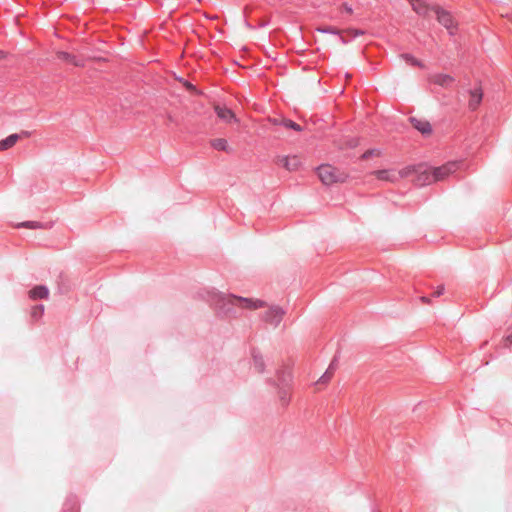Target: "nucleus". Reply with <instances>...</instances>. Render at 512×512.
<instances>
[{
  "instance_id": "1",
  "label": "nucleus",
  "mask_w": 512,
  "mask_h": 512,
  "mask_svg": "<svg viewBox=\"0 0 512 512\" xmlns=\"http://www.w3.org/2000/svg\"><path fill=\"white\" fill-rule=\"evenodd\" d=\"M317 174L321 182L325 185L345 183L349 177L346 171L329 164L319 166Z\"/></svg>"
},
{
  "instance_id": "2",
  "label": "nucleus",
  "mask_w": 512,
  "mask_h": 512,
  "mask_svg": "<svg viewBox=\"0 0 512 512\" xmlns=\"http://www.w3.org/2000/svg\"><path fill=\"white\" fill-rule=\"evenodd\" d=\"M223 301L249 310H256L265 306V303L260 299L243 298L235 295H228L223 298Z\"/></svg>"
},
{
  "instance_id": "3",
  "label": "nucleus",
  "mask_w": 512,
  "mask_h": 512,
  "mask_svg": "<svg viewBox=\"0 0 512 512\" xmlns=\"http://www.w3.org/2000/svg\"><path fill=\"white\" fill-rule=\"evenodd\" d=\"M432 10L435 12L438 22L443 25L451 35L455 34L458 24L453 16L440 7H433Z\"/></svg>"
},
{
  "instance_id": "4",
  "label": "nucleus",
  "mask_w": 512,
  "mask_h": 512,
  "mask_svg": "<svg viewBox=\"0 0 512 512\" xmlns=\"http://www.w3.org/2000/svg\"><path fill=\"white\" fill-rule=\"evenodd\" d=\"M461 165V161H450L440 167L432 168L435 181H444L447 177L459 170Z\"/></svg>"
},
{
  "instance_id": "5",
  "label": "nucleus",
  "mask_w": 512,
  "mask_h": 512,
  "mask_svg": "<svg viewBox=\"0 0 512 512\" xmlns=\"http://www.w3.org/2000/svg\"><path fill=\"white\" fill-rule=\"evenodd\" d=\"M418 168L419 171H417L416 177L412 179L415 184L425 186L436 182L432 168L425 167L424 165H418Z\"/></svg>"
},
{
  "instance_id": "6",
  "label": "nucleus",
  "mask_w": 512,
  "mask_h": 512,
  "mask_svg": "<svg viewBox=\"0 0 512 512\" xmlns=\"http://www.w3.org/2000/svg\"><path fill=\"white\" fill-rule=\"evenodd\" d=\"M214 111L217 114V117L226 124L239 123V119L236 117L235 113L229 109L228 107L220 104H215Z\"/></svg>"
},
{
  "instance_id": "7",
  "label": "nucleus",
  "mask_w": 512,
  "mask_h": 512,
  "mask_svg": "<svg viewBox=\"0 0 512 512\" xmlns=\"http://www.w3.org/2000/svg\"><path fill=\"white\" fill-rule=\"evenodd\" d=\"M284 316V311L278 306H273L265 313L264 319L270 324L277 325Z\"/></svg>"
},
{
  "instance_id": "8",
  "label": "nucleus",
  "mask_w": 512,
  "mask_h": 512,
  "mask_svg": "<svg viewBox=\"0 0 512 512\" xmlns=\"http://www.w3.org/2000/svg\"><path fill=\"white\" fill-rule=\"evenodd\" d=\"M373 174L376 176L377 179L382 181H387L391 183L399 181V174L395 169L377 170Z\"/></svg>"
},
{
  "instance_id": "9",
  "label": "nucleus",
  "mask_w": 512,
  "mask_h": 512,
  "mask_svg": "<svg viewBox=\"0 0 512 512\" xmlns=\"http://www.w3.org/2000/svg\"><path fill=\"white\" fill-rule=\"evenodd\" d=\"M411 123L415 129L424 135H429L432 132L430 123L424 119L411 118Z\"/></svg>"
},
{
  "instance_id": "10",
  "label": "nucleus",
  "mask_w": 512,
  "mask_h": 512,
  "mask_svg": "<svg viewBox=\"0 0 512 512\" xmlns=\"http://www.w3.org/2000/svg\"><path fill=\"white\" fill-rule=\"evenodd\" d=\"M79 510V501L76 495H69L62 508V512H78Z\"/></svg>"
},
{
  "instance_id": "11",
  "label": "nucleus",
  "mask_w": 512,
  "mask_h": 512,
  "mask_svg": "<svg viewBox=\"0 0 512 512\" xmlns=\"http://www.w3.org/2000/svg\"><path fill=\"white\" fill-rule=\"evenodd\" d=\"M430 81L442 87H448L454 82V78L448 74H436L430 77Z\"/></svg>"
},
{
  "instance_id": "12",
  "label": "nucleus",
  "mask_w": 512,
  "mask_h": 512,
  "mask_svg": "<svg viewBox=\"0 0 512 512\" xmlns=\"http://www.w3.org/2000/svg\"><path fill=\"white\" fill-rule=\"evenodd\" d=\"M412 9L419 15L427 16L431 10L429 6L422 0H408Z\"/></svg>"
},
{
  "instance_id": "13",
  "label": "nucleus",
  "mask_w": 512,
  "mask_h": 512,
  "mask_svg": "<svg viewBox=\"0 0 512 512\" xmlns=\"http://www.w3.org/2000/svg\"><path fill=\"white\" fill-rule=\"evenodd\" d=\"M483 92L480 88H476L470 91L469 107L475 110L481 103Z\"/></svg>"
},
{
  "instance_id": "14",
  "label": "nucleus",
  "mask_w": 512,
  "mask_h": 512,
  "mask_svg": "<svg viewBox=\"0 0 512 512\" xmlns=\"http://www.w3.org/2000/svg\"><path fill=\"white\" fill-rule=\"evenodd\" d=\"M280 162L283 165V167H285L289 171H295L300 166V160L296 156L283 157L281 158Z\"/></svg>"
},
{
  "instance_id": "15",
  "label": "nucleus",
  "mask_w": 512,
  "mask_h": 512,
  "mask_svg": "<svg viewBox=\"0 0 512 512\" xmlns=\"http://www.w3.org/2000/svg\"><path fill=\"white\" fill-rule=\"evenodd\" d=\"M30 298L36 299H45L49 295V290L45 286H36L29 292Z\"/></svg>"
},
{
  "instance_id": "16",
  "label": "nucleus",
  "mask_w": 512,
  "mask_h": 512,
  "mask_svg": "<svg viewBox=\"0 0 512 512\" xmlns=\"http://www.w3.org/2000/svg\"><path fill=\"white\" fill-rule=\"evenodd\" d=\"M19 138L20 136L18 134H11L7 138L0 140V151H5L12 148L17 143Z\"/></svg>"
},
{
  "instance_id": "17",
  "label": "nucleus",
  "mask_w": 512,
  "mask_h": 512,
  "mask_svg": "<svg viewBox=\"0 0 512 512\" xmlns=\"http://www.w3.org/2000/svg\"><path fill=\"white\" fill-rule=\"evenodd\" d=\"M417 171H419L418 165L417 166H407L400 170H397V173L399 174V180L402 178H409L414 176L416 177Z\"/></svg>"
},
{
  "instance_id": "18",
  "label": "nucleus",
  "mask_w": 512,
  "mask_h": 512,
  "mask_svg": "<svg viewBox=\"0 0 512 512\" xmlns=\"http://www.w3.org/2000/svg\"><path fill=\"white\" fill-rule=\"evenodd\" d=\"M210 144L216 150L225 151V152H230L231 151V149H230V147L228 145L227 140L224 139V138L213 139V140H211Z\"/></svg>"
},
{
  "instance_id": "19",
  "label": "nucleus",
  "mask_w": 512,
  "mask_h": 512,
  "mask_svg": "<svg viewBox=\"0 0 512 512\" xmlns=\"http://www.w3.org/2000/svg\"><path fill=\"white\" fill-rule=\"evenodd\" d=\"M57 57H58V59L68 62L74 66H82V64L76 59L75 56H73L67 52H63V51L58 52Z\"/></svg>"
},
{
  "instance_id": "20",
  "label": "nucleus",
  "mask_w": 512,
  "mask_h": 512,
  "mask_svg": "<svg viewBox=\"0 0 512 512\" xmlns=\"http://www.w3.org/2000/svg\"><path fill=\"white\" fill-rule=\"evenodd\" d=\"M334 374V371L331 367H329L326 372L319 378L316 382V385H326L330 382Z\"/></svg>"
},
{
  "instance_id": "21",
  "label": "nucleus",
  "mask_w": 512,
  "mask_h": 512,
  "mask_svg": "<svg viewBox=\"0 0 512 512\" xmlns=\"http://www.w3.org/2000/svg\"><path fill=\"white\" fill-rule=\"evenodd\" d=\"M405 61H407L408 63H410L411 65H415V66H419L421 68L424 67V65L422 64V62H420L419 60H417L416 58H414L413 56L409 55V54H404L401 56Z\"/></svg>"
},
{
  "instance_id": "22",
  "label": "nucleus",
  "mask_w": 512,
  "mask_h": 512,
  "mask_svg": "<svg viewBox=\"0 0 512 512\" xmlns=\"http://www.w3.org/2000/svg\"><path fill=\"white\" fill-rule=\"evenodd\" d=\"M43 312H44V306L38 305V306L33 307L32 311H31V316L35 319H38L43 315Z\"/></svg>"
},
{
  "instance_id": "23",
  "label": "nucleus",
  "mask_w": 512,
  "mask_h": 512,
  "mask_svg": "<svg viewBox=\"0 0 512 512\" xmlns=\"http://www.w3.org/2000/svg\"><path fill=\"white\" fill-rule=\"evenodd\" d=\"M283 125L286 127V128H291V129H294L296 131H301V127L300 125H298L297 123L291 121V120H284L283 122Z\"/></svg>"
},
{
  "instance_id": "24",
  "label": "nucleus",
  "mask_w": 512,
  "mask_h": 512,
  "mask_svg": "<svg viewBox=\"0 0 512 512\" xmlns=\"http://www.w3.org/2000/svg\"><path fill=\"white\" fill-rule=\"evenodd\" d=\"M443 291H444V287L443 286H439L438 289L434 292V296L442 295Z\"/></svg>"
},
{
  "instance_id": "25",
  "label": "nucleus",
  "mask_w": 512,
  "mask_h": 512,
  "mask_svg": "<svg viewBox=\"0 0 512 512\" xmlns=\"http://www.w3.org/2000/svg\"><path fill=\"white\" fill-rule=\"evenodd\" d=\"M374 150H370V151H367L363 154V158H368L369 156L373 155L374 154Z\"/></svg>"
},
{
  "instance_id": "26",
  "label": "nucleus",
  "mask_w": 512,
  "mask_h": 512,
  "mask_svg": "<svg viewBox=\"0 0 512 512\" xmlns=\"http://www.w3.org/2000/svg\"><path fill=\"white\" fill-rule=\"evenodd\" d=\"M349 34H350L351 36H357V35L362 34V32H358V31H356V30H349Z\"/></svg>"
},
{
  "instance_id": "27",
  "label": "nucleus",
  "mask_w": 512,
  "mask_h": 512,
  "mask_svg": "<svg viewBox=\"0 0 512 512\" xmlns=\"http://www.w3.org/2000/svg\"><path fill=\"white\" fill-rule=\"evenodd\" d=\"M421 300H422L423 302H425V303H428V302H429V299H428V298H426V297H422V298H421Z\"/></svg>"
},
{
  "instance_id": "28",
  "label": "nucleus",
  "mask_w": 512,
  "mask_h": 512,
  "mask_svg": "<svg viewBox=\"0 0 512 512\" xmlns=\"http://www.w3.org/2000/svg\"><path fill=\"white\" fill-rule=\"evenodd\" d=\"M5 57V53L3 51L0 50V59L4 58Z\"/></svg>"
},
{
  "instance_id": "29",
  "label": "nucleus",
  "mask_w": 512,
  "mask_h": 512,
  "mask_svg": "<svg viewBox=\"0 0 512 512\" xmlns=\"http://www.w3.org/2000/svg\"><path fill=\"white\" fill-rule=\"evenodd\" d=\"M25 225H26V226H28V227H30V228L35 227V225H34L33 223H27V224H25Z\"/></svg>"
},
{
  "instance_id": "30",
  "label": "nucleus",
  "mask_w": 512,
  "mask_h": 512,
  "mask_svg": "<svg viewBox=\"0 0 512 512\" xmlns=\"http://www.w3.org/2000/svg\"><path fill=\"white\" fill-rule=\"evenodd\" d=\"M185 85H186V87H187V88H189V89H192V88H193V86H192L191 84H189V83H185Z\"/></svg>"
},
{
  "instance_id": "31",
  "label": "nucleus",
  "mask_w": 512,
  "mask_h": 512,
  "mask_svg": "<svg viewBox=\"0 0 512 512\" xmlns=\"http://www.w3.org/2000/svg\"><path fill=\"white\" fill-rule=\"evenodd\" d=\"M372 512H379L376 508H372Z\"/></svg>"
}]
</instances>
